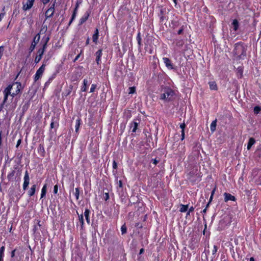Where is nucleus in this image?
<instances>
[{
  "label": "nucleus",
  "mask_w": 261,
  "mask_h": 261,
  "mask_svg": "<svg viewBox=\"0 0 261 261\" xmlns=\"http://www.w3.org/2000/svg\"><path fill=\"white\" fill-rule=\"evenodd\" d=\"M234 47L233 53L239 59H242L243 57L246 56L247 46L245 45L244 43L241 41L235 43Z\"/></svg>",
  "instance_id": "obj_3"
},
{
  "label": "nucleus",
  "mask_w": 261,
  "mask_h": 261,
  "mask_svg": "<svg viewBox=\"0 0 261 261\" xmlns=\"http://www.w3.org/2000/svg\"><path fill=\"white\" fill-rule=\"evenodd\" d=\"M84 216L85 217V219L86 220L87 223L88 224H90V211L88 208H86L84 212Z\"/></svg>",
  "instance_id": "obj_23"
},
{
  "label": "nucleus",
  "mask_w": 261,
  "mask_h": 261,
  "mask_svg": "<svg viewBox=\"0 0 261 261\" xmlns=\"http://www.w3.org/2000/svg\"><path fill=\"white\" fill-rule=\"evenodd\" d=\"M189 208V204L184 205L182 204H180L179 211L181 213H185L187 212Z\"/></svg>",
  "instance_id": "obj_32"
},
{
  "label": "nucleus",
  "mask_w": 261,
  "mask_h": 261,
  "mask_svg": "<svg viewBox=\"0 0 261 261\" xmlns=\"http://www.w3.org/2000/svg\"><path fill=\"white\" fill-rule=\"evenodd\" d=\"M158 16L160 18V23H163L166 22L168 19V12H167L166 8L160 6Z\"/></svg>",
  "instance_id": "obj_5"
},
{
  "label": "nucleus",
  "mask_w": 261,
  "mask_h": 261,
  "mask_svg": "<svg viewBox=\"0 0 261 261\" xmlns=\"http://www.w3.org/2000/svg\"><path fill=\"white\" fill-rule=\"evenodd\" d=\"M78 8H79V4H78V3H76V5H75V7L72 13H75V14H77Z\"/></svg>",
  "instance_id": "obj_57"
},
{
  "label": "nucleus",
  "mask_w": 261,
  "mask_h": 261,
  "mask_svg": "<svg viewBox=\"0 0 261 261\" xmlns=\"http://www.w3.org/2000/svg\"><path fill=\"white\" fill-rule=\"evenodd\" d=\"M139 123L137 122L136 119H134L133 122L130 123V127L132 128V132L133 133H136L138 129Z\"/></svg>",
  "instance_id": "obj_21"
},
{
  "label": "nucleus",
  "mask_w": 261,
  "mask_h": 261,
  "mask_svg": "<svg viewBox=\"0 0 261 261\" xmlns=\"http://www.w3.org/2000/svg\"><path fill=\"white\" fill-rule=\"evenodd\" d=\"M40 40V35L39 34H37L34 38L33 39V43L36 42V44L38 43Z\"/></svg>",
  "instance_id": "obj_47"
},
{
  "label": "nucleus",
  "mask_w": 261,
  "mask_h": 261,
  "mask_svg": "<svg viewBox=\"0 0 261 261\" xmlns=\"http://www.w3.org/2000/svg\"><path fill=\"white\" fill-rule=\"evenodd\" d=\"M186 176L187 180L192 185H194L201 180L202 174L200 170L197 168H192Z\"/></svg>",
  "instance_id": "obj_1"
},
{
  "label": "nucleus",
  "mask_w": 261,
  "mask_h": 261,
  "mask_svg": "<svg viewBox=\"0 0 261 261\" xmlns=\"http://www.w3.org/2000/svg\"><path fill=\"white\" fill-rule=\"evenodd\" d=\"M136 87H130L128 88V93L130 94H134L136 93Z\"/></svg>",
  "instance_id": "obj_44"
},
{
  "label": "nucleus",
  "mask_w": 261,
  "mask_h": 261,
  "mask_svg": "<svg viewBox=\"0 0 261 261\" xmlns=\"http://www.w3.org/2000/svg\"><path fill=\"white\" fill-rule=\"evenodd\" d=\"M56 73H54L51 76H50L47 81H46L45 82V83L44 84V89L46 88H47L49 85H50V84L51 83V82H52V81L56 77Z\"/></svg>",
  "instance_id": "obj_26"
},
{
  "label": "nucleus",
  "mask_w": 261,
  "mask_h": 261,
  "mask_svg": "<svg viewBox=\"0 0 261 261\" xmlns=\"http://www.w3.org/2000/svg\"><path fill=\"white\" fill-rule=\"evenodd\" d=\"M36 44H37L36 42H35V43L32 42L31 43V46H30V47L29 48V52L30 53H31V52H32L34 50V49L35 48V46H36Z\"/></svg>",
  "instance_id": "obj_48"
},
{
  "label": "nucleus",
  "mask_w": 261,
  "mask_h": 261,
  "mask_svg": "<svg viewBox=\"0 0 261 261\" xmlns=\"http://www.w3.org/2000/svg\"><path fill=\"white\" fill-rule=\"evenodd\" d=\"M58 188H59V186L58 185H56L54 186V190H53L54 194H56L58 193Z\"/></svg>",
  "instance_id": "obj_54"
},
{
  "label": "nucleus",
  "mask_w": 261,
  "mask_h": 261,
  "mask_svg": "<svg viewBox=\"0 0 261 261\" xmlns=\"http://www.w3.org/2000/svg\"><path fill=\"white\" fill-rule=\"evenodd\" d=\"M38 153L40 156L44 158L45 155V151L44 148V145L43 143L40 144L37 149Z\"/></svg>",
  "instance_id": "obj_16"
},
{
  "label": "nucleus",
  "mask_w": 261,
  "mask_h": 261,
  "mask_svg": "<svg viewBox=\"0 0 261 261\" xmlns=\"http://www.w3.org/2000/svg\"><path fill=\"white\" fill-rule=\"evenodd\" d=\"M99 38V31L97 28H96L94 33L92 35V41L95 44H97L98 43V39Z\"/></svg>",
  "instance_id": "obj_18"
},
{
  "label": "nucleus",
  "mask_w": 261,
  "mask_h": 261,
  "mask_svg": "<svg viewBox=\"0 0 261 261\" xmlns=\"http://www.w3.org/2000/svg\"><path fill=\"white\" fill-rule=\"evenodd\" d=\"M110 196L108 192L105 193L103 194V199L105 201H107L109 199Z\"/></svg>",
  "instance_id": "obj_53"
},
{
  "label": "nucleus",
  "mask_w": 261,
  "mask_h": 261,
  "mask_svg": "<svg viewBox=\"0 0 261 261\" xmlns=\"http://www.w3.org/2000/svg\"><path fill=\"white\" fill-rule=\"evenodd\" d=\"M84 49H81L80 53L75 57L74 59L73 60V62H75L78 59L80 58L81 55L83 54Z\"/></svg>",
  "instance_id": "obj_46"
},
{
  "label": "nucleus",
  "mask_w": 261,
  "mask_h": 261,
  "mask_svg": "<svg viewBox=\"0 0 261 261\" xmlns=\"http://www.w3.org/2000/svg\"><path fill=\"white\" fill-rule=\"evenodd\" d=\"M81 119L79 118H77L75 121V128L76 133H77L79 130V128H80V125L81 124Z\"/></svg>",
  "instance_id": "obj_35"
},
{
  "label": "nucleus",
  "mask_w": 261,
  "mask_h": 261,
  "mask_svg": "<svg viewBox=\"0 0 261 261\" xmlns=\"http://www.w3.org/2000/svg\"><path fill=\"white\" fill-rule=\"evenodd\" d=\"M59 120L60 114H57L56 116H54L51 117V123L50 124V131L53 129H55V132L57 131L59 126Z\"/></svg>",
  "instance_id": "obj_7"
},
{
  "label": "nucleus",
  "mask_w": 261,
  "mask_h": 261,
  "mask_svg": "<svg viewBox=\"0 0 261 261\" xmlns=\"http://www.w3.org/2000/svg\"><path fill=\"white\" fill-rule=\"evenodd\" d=\"M41 59H42V57H41V56H38V55H37L36 56L35 58V60H34L35 63L36 64H37L39 62V61L41 60Z\"/></svg>",
  "instance_id": "obj_51"
},
{
  "label": "nucleus",
  "mask_w": 261,
  "mask_h": 261,
  "mask_svg": "<svg viewBox=\"0 0 261 261\" xmlns=\"http://www.w3.org/2000/svg\"><path fill=\"white\" fill-rule=\"evenodd\" d=\"M47 192V185L44 184L41 189L40 199L44 198Z\"/></svg>",
  "instance_id": "obj_30"
},
{
  "label": "nucleus",
  "mask_w": 261,
  "mask_h": 261,
  "mask_svg": "<svg viewBox=\"0 0 261 261\" xmlns=\"http://www.w3.org/2000/svg\"><path fill=\"white\" fill-rule=\"evenodd\" d=\"M16 251V249H14L13 250H12L11 252V257L12 258L14 257L15 256V252Z\"/></svg>",
  "instance_id": "obj_64"
},
{
  "label": "nucleus",
  "mask_w": 261,
  "mask_h": 261,
  "mask_svg": "<svg viewBox=\"0 0 261 261\" xmlns=\"http://www.w3.org/2000/svg\"><path fill=\"white\" fill-rule=\"evenodd\" d=\"M261 111V107L258 106H255L253 108V112H254V114H255V115H257L258 114H259Z\"/></svg>",
  "instance_id": "obj_39"
},
{
  "label": "nucleus",
  "mask_w": 261,
  "mask_h": 261,
  "mask_svg": "<svg viewBox=\"0 0 261 261\" xmlns=\"http://www.w3.org/2000/svg\"><path fill=\"white\" fill-rule=\"evenodd\" d=\"M35 0H27L26 3H22V9L26 11L30 9L33 6Z\"/></svg>",
  "instance_id": "obj_11"
},
{
  "label": "nucleus",
  "mask_w": 261,
  "mask_h": 261,
  "mask_svg": "<svg viewBox=\"0 0 261 261\" xmlns=\"http://www.w3.org/2000/svg\"><path fill=\"white\" fill-rule=\"evenodd\" d=\"M165 73L163 71L154 72L152 75V78L158 82V83H161L165 79Z\"/></svg>",
  "instance_id": "obj_9"
},
{
  "label": "nucleus",
  "mask_w": 261,
  "mask_h": 261,
  "mask_svg": "<svg viewBox=\"0 0 261 261\" xmlns=\"http://www.w3.org/2000/svg\"><path fill=\"white\" fill-rule=\"evenodd\" d=\"M163 61L168 69H174L173 64H172L171 60L169 58H167V57H164L163 58Z\"/></svg>",
  "instance_id": "obj_15"
},
{
  "label": "nucleus",
  "mask_w": 261,
  "mask_h": 261,
  "mask_svg": "<svg viewBox=\"0 0 261 261\" xmlns=\"http://www.w3.org/2000/svg\"><path fill=\"white\" fill-rule=\"evenodd\" d=\"M185 130L181 131V140L182 141L185 139Z\"/></svg>",
  "instance_id": "obj_59"
},
{
  "label": "nucleus",
  "mask_w": 261,
  "mask_h": 261,
  "mask_svg": "<svg viewBox=\"0 0 261 261\" xmlns=\"http://www.w3.org/2000/svg\"><path fill=\"white\" fill-rule=\"evenodd\" d=\"M180 128L181 129V130H185V128L186 126L185 123L184 122V123H182L181 124H180Z\"/></svg>",
  "instance_id": "obj_60"
},
{
  "label": "nucleus",
  "mask_w": 261,
  "mask_h": 261,
  "mask_svg": "<svg viewBox=\"0 0 261 261\" xmlns=\"http://www.w3.org/2000/svg\"><path fill=\"white\" fill-rule=\"evenodd\" d=\"M72 89L73 86L72 85H70V86L65 90V92L63 93V94H64L66 96L69 95L72 91Z\"/></svg>",
  "instance_id": "obj_34"
},
{
  "label": "nucleus",
  "mask_w": 261,
  "mask_h": 261,
  "mask_svg": "<svg viewBox=\"0 0 261 261\" xmlns=\"http://www.w3.org/2000/svg\"><path fill=\"white\" fill-rule=\"evenodd\" d=\"M5 244H4L0 248V261H4V257L5 255Z\"/></svg>",
  "instance_id": "obj_28"
},
{
  "label": "nucleus",
  "mask_w": 261,
  "mask_h": 261,
  "mask_svg": "<svg viewBox=\"0 0 261 261\" xmlns=\"http://www.w3.org/2000/svg\"><path fill=\"white\" fill-rule=\"evenodd\" d=\"M175 98V93L170 88H166L164 90V92L160 96V99L164 100L165 102H172Z\"/></svg>",
  "instance_id": "obj_2"
},
{
  "label": "nucleus",
  "mask_w": 261,
  "mask_h": 261,
  "mask_svg": "<svg viewBox=\"0 0 261 261\" xmlns=\"http://www.w3.org/2000/svg\"><path fill=\"white\" fill-rule=\"evenodd\" d=\"M4 51V46H0V59L2 58L3 53Z\"/></svg>",
  "instance_id": "obj_55"
},
{
  "label": "nucleus",
  "mask_w": 261,
  "mask_h": 261,
  "mask_svg": "<svg viewBox=\"0 0 261 261\" xmlns=\"http://www.w3.org/2000/svg\"><path fill=\"white\" fill-rule=\"evenodd\" d=\"M15 174V171L13 170L11 171V172L9 173L7 176L8 179L9 180H11L12 179H13V176Z\"/></svg>",
  "instance_id": "obj_42"
},
{
  "label": "nucleus",
  "mask_w": 261,
  "mask_h": 261,
  "mask_svg": "<svg viewBox=\"0 0 261 261\" xmlns=\"http://www.w3.org/2000/svg\"><path fill=\"white\" fill-rule=\"evenodd\" d=\"M184 30H185V26L182 25L180 28V29L178 30V31L177 32V34L178 35H181L183 33Z\"/></svg>",
  "instance_id": "obj_50"
},
{
  "label": "nucleus",
  "mask_w": 261,
  "mask_h": 261,
  "mask_svg": "<svg viewBox=\"0 0 261 261\" xmlns=\"http://www.w3.org/2000/svg\"><path fill=\"white\" fill-rule=\"evenodd\" d=\"M121 233L122 234H124L125 233H126L127 232V227L125 225V224H123L121 227Z\"/></svg>",
  "instance_id": "obj_43"
},
{
  "label": "nucleus",
  "mask_w": 261,
  "mask_h": 261,
  "mask_svg": "<svg viewBox=\"0 0 261 261\" xmlns=\"http://www.w3.org/2000/svg\"><path fill=\"white\" fill-rule=\"evenodd\" d=\"M74 195L76 200H79L80 196V189L79 188H76L75 189Z\"/></svg>",
  "instance_id": "obj_41"
},
{
  "label": "nucleus",
  "mask_w": 261,
  "mask_h": 261,
  "mask_svg": "<svg viewBox=\"0 0 261 261\" xmlns=\"http://www.w3.org/2000/svg\"><path fill=\"white\" fill-rule=\"evenodd\" d=\"M238 73H240V77H242L243 76V70L242 68H238Z\"/></svg>",
  "instance_id": "obj_61"
},
{
  "label": "nucleus",
  "mask_w": 261,
  "mask_h": 261,
  "mask_svg": "<svg viewBox=\"0 0 261 261\" xmlns=\"http://www.w3.org/2000/svg\"><path fill=\"white\" fill-rule=\"evenodd\" d=\"M76 16V14H75V13H72L71 19L68 23V26H70L71 24L73 21L75 19Z\"/></svg>",
  "instance_id": "obj_45"
},
{
  "label": "nucleus",
  "mask_w": 261,
  "mask_h": 261,
  "mask_svg": "<svg viewBox=\"0 0 261 261\" xmlns=\"http://www.w3.org/2000/svg\"><path fill=\"white\" fill-rule=\"evenodd\" d=\"M231 26L233 28V30L234 31H237L239 27V22L237 19H234L233 20L231 23Z\"/></svg>",
  "instance_id": "obj_24"
},
{
  "label": "nucleus",
  "mask_w": 261,
  "mask_h": 261,
  "mask_svg": "<svg viewBox=\"0 0 261 261\" xmlns=\"http://www.w3.org/2000/svg\"><path fill=\"white\" fill-rule=\"evenodd\" d=\"M47 60H45V59H44L42 65L37 70L34 77L35 82H37L42 76L45 69L46 63L47 62Z\"/></svg>",
  "instance_id": "obj_6"
},
{
  "label": "nucleus",
  "mask_w": 261,
  "mask_h": 261,
  "mask_svg": "<svg viewBox=\"0 0 261 261\" xmlns=\"http://www.w3.org/2000/svg\"><path fill=\"white\" fill-rule=\"evenodd\" d=\"M217 120L216 119L214 121H212L210 125V129L211 131L213 133L214 132L216 129V126H217Z\"/></svg>",
  "instance_id": "obj_31"
},
{
  "label": "nucleus",
  "mask_w": 261,
  "mask_h": 261,
  "mask_svg": "<svg viewBox=\"0 0 261 261\" xmlns=\"http://www.w3.org/2000/svg\"><path fill=\"white\" fill-rule=\"evenodd\" d=\"M56 1L54 2L52 4L49 5V7L47 9V10L45 12V20H47L48 18L52 17L55 13V6H56Z\"/></svg>",
  "instance_id": "obj_8"
},
{
  "label": "nucleus",
  "mask_w": 261,
  "mask_h": 261,
  "mask_svg": "<svg viewBox=\"0 0 261 261\" xmlns=\"http://www.w3.org/2000/svg\"><path fill=\"white\" fill-rule=\"evenodd\" d=\"M224 196L225 202H227L229 200L233 201H236V198L229 193H224Z\"/></svg>",
  "instance_id": "obj_17"
},
{
  "label": "nucleus",
  "mask_w": 261,
  "mask_h": 261,
  "mask_svg": "<svg viewBox=\"0 0 261 261\" xmlns=\"http://www.w3.org/2000/svg\"><path fill=\"white\" fill-rule=\"evenodd\" d=\"M255 155L258 160L261 161V147L258 148L255 152Z\"/></svg>",
  "instance_id": "obj_38"
},
{
  "label": "nucleus",
  "mask_w": 261,
  "mask_h": 261,
  "mask_svg": "<svg viewBox=\"0 0 261 261\" xmlns=\"http://www.w3.org/2000/svg\"><path fill=\"white\" fill-rule=\"evenodd\" d=\"M97 88V85L93 84L91 85L90 90V93H93L95 91L96 88Z\"/></svg>",
  "instance_id": "obj_49"
},
{
  "label": "nucleus",
  "mask_w": 261,
  "mask_h": 261,
  "mask_svg": "<svg viewBox=\"0 0 261 261\" xmlns=\"http://www.w3.org/2000/svg\"><path fill=\"white\" fill-rule=\"evenodd\" d=\"M174 42L177 47L181 48L185 44V40L183 39L178 38L175 39Z\"/></svg>",
  "instance_id": "obj_19"
},
{
  "label": "nucleus",
  "mask_w": 261,
  "mask_h": 261,
  "mask_svg": "<svg viewBox=\"0 0 261 261\" xmlns=\"http://www.w3.org/2000/svg\"><path fill=\"white\" fill-rule=\"evenodd\" d=\"M79 222L81 224V229H83L84 228V216H83V214L79 215Z\"/></svg>",
  "instance_id": "obj_33"
},
{
  "label": "nucleus",
  "mask_w": 261,
  "mask_h": 261,
  "mask_svg": "<svg viewBox=\"0 0 261 261\" xmlns=\"http://www.w3.org/2000/svg\"><path fill=\"white\" fill-rule=\"evenodd\" d=\"M117 184H118V187L120 188H122L123 187V183H122V181L121 180H119L118 182H117Z\"/></svg>",
  "instance_id": "obj_63"
},
{
  "label": "nucleus",
  "mask_w": 261,
  "mask_h": 261,
  "mask_svg": "<svg viewBox=\"0 0 261 261\" xmlns=\"http://www.w3.org/2000/svg\"><path fill=\"white\" fill-rule=\"evenodd\" d=\"M203 253H205V259L206 260H208V258H207V256H208V255L210 253V251L209 250H207V251H205V250H204V251L203 252Z\"/></svg>",
  "instance_id": "obj_62"
},
{
  "label": "nucleus",
  "mask_w": 261,
  "mask_h": 261,
  "mask_svg": "<svg viewBox=\"0 0 261 261\" xmlns=\"http://www.w3.org/2000/svg\"><path fill=\"white\" fill-rule=\"evenodd\" d=\"M219 249V247L217 245H214L213 247V249L212 250V258H214L215 257V255L216 254V253L218 251V250ZM213 258H212L213 259Z\"/></svg>",
  "instance_id": "obj_40"
},
{
  "label": "nucleus",
  "mask_w": 261,
  "mask_h": 261,
  "mask_svg": "<svg viewBox=\"0 0 261 261\" xmlns=\"http://www.w3.org/2000/svg\"><path fill=\"white\" fill-rule=\"evenodd\" d=\"M19 13V10L18 9H15L13 12V15H15L16 16Z\"/></svg>",
  "instance_id": "obj_56"
},
{
  "label": "nucleus",
  "mask_w": 261,
  "mask_h": 261,
  "mask_svg": "<svg viewBox=\"0 0 261 261\" xmlns=\"http://www.w3.org/2000/svg\"><path fill=\"white\" fill-rule=\"evenodd\" d=\"M136 40H137V43H138V49L141 50V47L143 46V44L142 43V38H141L140 32H139L138 33L137 37H136Z\"/></svg>",
  "instance_id": "obj_20"
},
{
  "label": "nucleus",
  "mask_w": 261,
  "mask_h": 261,
  "mask_svg": "<svg viewBox=\"0 0 261 261\" xmlns=\"http://www.w3.org/2000/svg\"><path fill=\"white\" fill-rule=\"evenodd\" d=\"M113 173L114 174H116L117 173V169L118 168L117 163L116 161L114 160L113 162Z\"/></svg>",
  "instance_id": "obj_37"
},
{
  "label": "nucleus",
  "mask_w": 261,
  "mask_h": 261,
  "mask_svg": "<svg viewBox=\"0 0 261 261\" xmlns=\"http://www.w3.org/2000/svg\"><path fill=\"white\" fill-rule=\"evenodd\" d=\"M23 180V189L25 190L28 188L30 184V177L28 170H26L25 172Z\"/></svg>",
  "instance_id": "obj_12"
},
{
  "label": "nucleus",
  "mask_w": 261,
  "mask_h": 261,
  "mask_svg": "<svg viewBox=\"0 0 261 261\" xmlns=\"http://www.w3.org/2000/svg\"><path fill=\"white\" fill-rule=\"evenodd\" d=\"M124 115L125 118L128 120L132 117V113L130 110H125L124 112Z\"/></svg>",
  "instance_id": "obj_36"
},
{
  "label": "nucleus",
  "mask_w": 261,
  "mask_h": 261,
  "mask_svg": "<svg viewBox=\"0 0 261 261\" xmlns=\"http://www.w3.org/2000/svg\"><path fill=\"white\" fill-rule=\"evenodd\" d=\"M44 53V51L43 50V49L39 48L37 51V55L41 56V57H42V56H43Z\"/></svg>",
  "instance_id": "obj_52"
},
{
  "label": "nucleus",
  "mask_w": 261,
  "mask_h": 261,
  "mask_svg": "<svg viewBox=\"0 0 261 261\" xmlns=\"http://www.w3.org/2000/svg\"><path fill=\"white\" fill-rule=\"evenodd\" d=\"M11 85H12V87L16 85L15 91L14 92H13V93L11 92V94L9 95L11 96H12V98H13L15 96H16L17 95H18L19 94V93L20 92V88H21V84L20 82H15V83L11 84Z\"/></svg>",
  "instance_id": "obj_10"
},
{
  "label": "nucleus",
  "mask_w": 261,
  "mask_h": 261,
  "mask_svg": "<svg viewBox=\"0 0 261 261\" xmlns=\"http://www.w3.org/2000/svg\"><path fill=\"white\" fill-rule=\"evenodd\" d=\"M255 143V140L253 138H250L247 143V149L250 150L253 145Z\"/></svg>",
  "instance_id": "obj_29"
},
{
  "label": "nucleus",
  "mask_w": 261,
  "mask_h": 261,
  "mask_svg": "<svg viewBox=\"0 0 261 261\" xmlns=\"http://www.w3.org/2000/svg\"><path fill=\"white\" fill-rule=\"evenodd\" d=\"M89 82L87 79H84L83 85L81 87V90L82 92H86L88 89Z\"/></svg>",
  "instance_id": "obj_22"
},
{
  "label": "nucleus",
  "mask_w": 261,
  "mask_h": 261,
  "mask_svg": "<svg viewBox=\"0 0 261 261\" xmlns=\"http://www.w3.org/2000/svg\"><path fill=\"white\" fill-rule=\"evenodd\" d=\"M36 185L34 184L31 186V188L28 192V194L29 196V197H31L35 194V191H36Z\"/></svg>",
  "instance_id": "obj_25"
},
{
  "label": "nucleus",
  "mask_w": 261,
  "mask_h": 261,
  "mask_svg": "<svg viewBox=\"0 0 261 261\" xmlns=\"http://www.w3.org/2000/svg\"><path fill=\"white\" fill-rule=\"evenodd\" d=\"M102 55V49H98L95 53V61L97 65H100L101 63V57Z\"/></svg>",
  "instance_id": "obj_13"
},
{
  "label": "nucleus",
  "mask_w": 261,
  "mask_h": 261,
  "mask_svg": "<svg viewBox=\"0 0 261 261\" xmlns=\"http://www.w3.org/2000/svg\"><path fill=\"white\" fill-rule=\"evenodd\" d=\"M160 160H157L156 159H152L151 161V162H152L153 164L156 165L158 163H159Z\"/></svg>",
  "instance_id": "obj_58"
},
{
  "label": "nucleus",
  "mask_w": 261,
  "mask_h": 261,
  "mask_svg": "<svg viewBox=\"0 0 261 261\" xmlns=\"http://www.w3.org/2000/svg\"><path fill=\"white\" fill-rule=\"evenodd\" d=\"M90 11H87L82 16V17L80 18L79 20V25H82L84 22H85L89 18V17L90 15Z\"/></svg>",
  "instance_id": "obj_14"
},
{
  "label": "nucleus",
  "mask_w": 261,
  "mask_h": 261,
  "mask_svg": "<svg viewBox=\"0 0 261 261\" xmlns=\"http://www.w3.org/2000/svg\"><path fill=\"white\" fill-rule=\"evenodd\" d=\"M12 89V85H9L4 90L3 93H4V99L2 103V104L0 105V112L3 110L4 106L7 107V105H6L8 96L10 94H11V90Z\"/></svg>",
  "instance_id": "obj_4"
},
{
  "label": "nucleus",
  "mask_w": 261,
  "mask_h": 261,
  "mask_svg": "<svg viewBox=\"0 0 261 261\" xmlns=\"http://www.w3.org/2000/svg\"><path fill=\"white\" fill-rule=\"evenodd\" d=\"M208 85L210 86V89L211 90L216 91L218 90V86H217V85L216 82H215V81L210 82L208 83Z\"/></svg>",
  "instance_id": "obj_27"
}]
</instances>
